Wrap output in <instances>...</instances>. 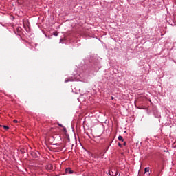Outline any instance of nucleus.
Segmentation results:
<instances>
[{"label":"nucleus","mask_w":176,"mask_h":176,"mask_svg":"<svg viewBox=\"0 0 176 176\" xmlns=\"http://www.w3.org/2000/svg\"><path fill=\"white\" fill-rule=\"evenodd\" d=\"M0 127H3V126H2V125H0Z\"/></svg>","instance_id":"11"},{"label":"nucleus","mask_w":176,"mask_h":176,"mask_svg":"<svg viewBox=\"0 0 176 176\" xmlns=\"http://www.w3.org/2000/svg\"><path fill=\"white\" fill-rule=\"evenodd\" d=\"M65 82H69V79H67V78H66V79H65Z\"/></svg>","instance_id":"9"},{"label":"nucleus","mask_w":176,"mask_h":176,"mask_svg":"<svg viewBox=\"0 0 176 176\" xmlns=\"http://www.w3.org/2000/svg\"><path fill=\"white\" fill-rule=\"evenodd\" d=\"M66 174H74V171H72V169L71 168H67L65 169Z\"/></svg>","instance_id":"1"},{"label":"nucleus","mask_w":176,"mask_h":176,"mask_svg":"<svg viewBox=\"0 0 176 176\" xmlns=\"http://www.w3.org/2000/svg\"><path fill=\"white\" fill-rule=\"evenodd\" d=\"M58 126H60V127H63V125L60 124H58Z\"/></svg>","instance_id":"10"},{"label":"nucleus","mask_w":176,"mask_h":176,"mask_svg":"<svg viewBox=\"0 0 176 176\" xmlns=\"http://www.w3.org/2000/svg\"><path fill=\"white\" fill-rule=\"evenodd\" d=\"M3 129H5V130H9V126H8L3 125Z\"/></svg>","instance_id":"4"},{"label":"nucleus","mask_w":176,"mask_h":176,"mask_svg":"<svg viewBox=\"0 0 176 176\" xmlns=\"http://www.w3.org/2000/svg\"><path fill=\"white\" fill-rule=\"evenodd\" d=\"M123 145H124V146H126L127 145V142H124L123 143Z\"/></svg>","instance_id":"7"},{"label":"nucleus","mask_w":176,"mask_h":176,"mask_svg":"<svg viewBox=\"0 0 176 176\" xmlns=\"http://www.w3.org/2000/svg\"><path fill=\"white\" fill-rule=\"evenodd\" d=\"M118 146H120V148H122V144L118 143Z\"/></svg>","instance_id":"8"},{"label":"nucleus","mask_w":176,"mask_h":176,"mask_svg":"<svg viewBox=\"0 0 176 176\" xmlns=\"http://www.w3.org/2000/svg\"><path fill=\"white\" fill-rule=\"evenodd\" d=\"M144 173H149V167H146L144 168Z\"/></svg>","instance_id":"3"},{"label":"nucleus","mask_w":176,"mask_h":176,"mask_svg":"<svg viewBox=\"0 0 176 176\" xmlns=\"http://www.w3.org/2000/svg\"><path fill=\"white\" fill-rule=\"evenodd\" d=\"M13 122H14V123H20V122L17 121L16 120H14Z\"/></svg>","instance_id":"6"},{"label":"nucleus","mask_w":176,"mask_h":176,"mask_svg":"<svg viewBox=\"0 0 176 176\" xmlns=\"http://www.w3.org/2000/svg\"><path fill=\"white\" fill-rule=\"evenodd\" d=\"M54 35L55 36H57V35H58V32H54Z\"/></svg>","instance_id":"5"},{"label":"nucleus","mask_w":176,"mask_h":176,"mask_svg":"<svg viewBox=\"0 0 176 176\" xmlns=\"http://www.w3.org/2000/svg\"><path fill=\"white\" fill-rule=\"evenodd\" d=\"M118 140L119 141H122V142H123L124 141V140L123 139V137H122L121 135H120L118 137Z\"/></svg>","instance_id":"2"}]
</instances>
